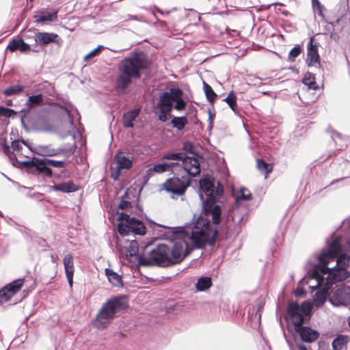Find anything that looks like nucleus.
<instances>
[{
    "label": "nucleus",
    "mask_w": 350,
    "mask_h": 350,
    "mask_svg": "<svg viewBox=\"0 0 350 350\" xmlns=\"http://www.w3.org/2000/svg\"><path fill=\"white\" fill-rule=\"evenodd\" d=\"M350 243L347 252L342 251L340 239L334 238L328 245V248L323 250L317 256L318 264L314 265L309 273L307 281L312 291L317 290L327 282H342L350 276Z\"/></svg>",
    "instance_id": "1"
},
{
    "label": "nucleus",
    "mask_w": 350,
    "mask_h": 350,
    "mask_svg": "<svg viewBox=\"0 0 350 350\" xmlns=\"http://www.w3.org/2000/svg\"><path fill=\"white\" fill-rule=\"evenodd\" d=\"M170 254L174 265L180 262L190 253V240L196 247H202L207 243L213 245L217 237V231L213 228L210 221L200 216L193 224L183 227L174 228Z\"/></svg>",
    "instance_id": "2"
},
{
    "label": "nucleus",
    "mask_w": 350,
    "mask_h": 350,
    "mask_svg": "<svg viewBox=\"0 0 350 350\" xmlns=\"http://www.w3.org/2000/svg\"><path fill=\"white\" fill-rule=\"evenodd\" d=\"M54 108V117L53 119H48L45 124V131L56 133L61 137L73 135L75 139V133L77 129L73 124L72 116L76 111L75 109L68 102L55 105Z\"/></svg>",
    "instance_id": "3"
},
{
    "label": "nucleus",
    "mask_w": 350,
    "mask_h": 350,
    "mask_svg": "<svg viewBox=\"0 0 350 350\" xmlns=\"http://www.w3.org/2000/svg\"><path fill=\"white\" fill-rule=\"evenodd\" d=\"M148 61L144 53L139 52L124 58L119 64L117 89L124 92L133 78L140 77V70L147 68Z\"/></svg>",
    "instance_id": "4"
},
{
    "label": "nucleus",
    "mask_w": 350,
    "mask_h": 350,
    "mask_svg": "<svg viewBox=\"0 0 350 350\" xmlns=\"http://www.w3.org/2000/svg\"><path fill=\"white\" fill-rule=\"evenodd\" d=\"M127 306L126 297H111L102 305L93 321V325L100 330L107 328L114 319L116 314L126 308Z\"/></svg>",
    "instance_id": "5"
},
{
    "label": "nucleus",
    "mask_w": 350,
    "mask_h": 350,
    "mask_svg": "<svg viewBox=\"0 0 350 350\" xmlns=\"http://www.w3.org/2000/svg\"><path fill=\"white\" fill-rule=\"evenodd\" d=\"M183 92L179 88H171L169 92L162 93L157 107L159 120L163 122L167 121L171 116L170 112L173 103L176 110H183L186 106L185 101L182 99Z\"/></svg>",
    "instance_id": "6"
},
{
    "label": "nucleus",
    "mask_w": 350,
    "mask_h": 350,
    "mask_svg": "<svg viewBox=\"0 0 350 350\" xmlns=\"http://www.w3.org/2000/svg\"><path fill=\"white\" fill-rule=\"evenodd\" d=\"M213 191L214 185L208 178H204L200 180L199 196L204 214L206 216H211L213 222L217 224L220 222L221 206L216 204Z\"/></svg>",
    "instance_id": "7"
},
{
    "label": "nucleus",
    "mask_w": 350,
    "mask_h": 350,
    "mask_svg": "<svg viewBox=\"0 0 350 350\" xmlns=\"http://www.w3.org/2000/svg\"><path fill=\"white\" fill-rule=\"evenodd\" d=\"M139 265L143 266L157 265L168 267L173 265L170 247L165 244H159L156 248L151 250L148 256H140Z\"/></svg>",
    "instance_id": "8"
},
{
    "label": "nucleus",
    "mask_w": 350,
    "mask_h": 350,
    "mask_svg": "<svg viewBox=\"0 0 350 350\" xmlns=\"http://www.w3.org/2000/svg\"><path fill=\"white\" fill-rule=\"evenodd\" d=\"M118 230L123 237L130 233L144 235L146 234V228L142 221L122 213L118 216Z\"/></svg>",
    "instance_id": "9"
},
{
    "label": "nucleus",
    "mask_w": 350,
    "mask_h": 350,
    "mask_svg": "<svg viewBox=\"0 0 350 350\" xmlns=\"http://www.w3.org/2000/svg\"><path fill=\"white\" fill-rule=\"evenodd\" d=\"M312 308L313 304L309 301L303 302L301 306L295 302L289 303L288 312L295 327L302 325L309 318Z\"/></svg>",
    "instance_id": "10"
},
{
    "label": "nucleus",
    "mask_w": 350,
    "mask_h": 350,
    "mask_svg": "<svg viewBox=\"0 0 350 350\" xmlns=\"http://www.w3.org/2000/svg\"><path fill=\"white\" fill-rule=\"evenodd\" d=\"M31 109L25 105L21 111H18L23 128L27 131H44V124H41L40 119L36 113L31 114Z\"/></svg>",
    "instance_id": "11"
},
{
    "label": "nucleus",
    "mask_w": 350,
    "mask_h": 350,
    "mask_svg": "<svg viewBox=\"0 0 350 350\" xmlns=\"http://www.w3.org/2000/svg\"><path fill=\"white\" fill-rule=\"evenodd\" d=\"M117 249L120 257L132 261L137 259L141 255H138V243L135 240L118 239Z\"/></svg>",
    "instance_id": "12"
},
{
    "label": "nucleus",
    "mask_w": 350,
    "mask_h": 350,
    "mask_svg": "<svg viewBox=\"0 0 350 350\" xmlns=\"http://www.w3.org/2000/svg\"><path fill=\"white\" fill-rule=\"evenodd\" d=\"M189 185L190 178L188 176L178 174L177 177L167 179L163 184V187L167 191L180 196L185 193Z\"/></svg>",
    "instance_id": "13"
},
{
    "label": "nucleus",
    "mask_w": 350,
    "mask_h": 350,
    "mask_svg": "<svg viewBox=\"0 0 350 350\" xmlns=\"http://www.w3.org/2000/svg\"><path fill=\"white\" fill-rule=\"evenodd\" d=\"M28 98L25 103V105L31 109V114L36 113L37 117L40 119L41 124H44V96L42 93L36 94H29L27 93Z\"/></svg>",
    "instance_id": "14"
},
{
    "label": "nucleus",
    "mask_w": 350,
    "mask_h": 350,
    "mask_svg": "<svg viewBox=\"0 0 350 350\" xmlns=\"http://www.w3.org/2000/svg\"><path fill=\"white\" fill-rule=\"evenodd\" d=\"M16 162L35 172L42 178H44V157L37 158L34 156H25V159L22 160L14 155Z\"/></svg>",
    "instance_id": "15"
},
{
    "label": "nucleus",
    "mask_w": 350,
    "mask_h": 350,
    "mask_svg": "<svg viewBox=\"0 0 350 350\" xmlns=\"http://www.w3.org/2000/svg\"><path fill=\"white\" fill-rule=\"evenodd\" d=\"M25 279L18 278L7 284L0 289V304L9 301L12 297L21 290Z\"/></svg>",
    "instance_id": "16"
},
{
    "label": "nucleus",
    "mask_w": 350,
    "mask_h": 350,
    "mask_svg": "<svg viewBox=\"0 0 350 350\" xmlns=\"http://www.w3.org/2000/svg\"><path fill=\"white\" fill-rule=\"evenodd\" d=\"M330 301L336 306H350V287L345 285L338 287L330 298Z\"/></svg>",
    "instance_id": "17"
},
{
    "label": "nucleus",
    "mask_w": 350,
    "mask_h": 350,
    "mask_svg": "<svg viewBox=\"0 0 350 350\" xmlns=\"http://www.w3.org/2000/svg\"><path fill=\"white\" fill-rule=\"evenodd\" d=\"M183 169L180 174L183 176H196L200 173V165L196 158L191 157H184L183 161Z\"/></svg>",
    "instance_id": "18"
},
{
    "label": "nucleus",
    "mask_w": 350,
    "mask_h": 350,
    "mask_svg": "<svg viewBox=\"0 0 350 350\" xmlns=\"http://www.w3.org/2000/svg\"><path fill=\"white\" fill-rule=\"evenodd\" d=\"M116 167V172L111 174V177L114 180L118 179L119 174L122 170H129L132 167V160L126 157L122 152L116 153L114 157Z\"/></svg>",
    "instance_id": "19"
},
{
    "label": "nucleus",
    "mask_w": 350,
    "mask_h": 350,
    "mask_svg": "<svg viewBox=\"0 0 350 350\" xmlns=\"http://www.w3.org/2000/svg\"><path fill=\"white\" fill-rule=\"evenodd\" d=\"M20 143H21V139H14L11 142V147H10V146L7 144L5 138H3L1 143L3 152L9 157L10 160L12 161V165L14 166H16V159L13 154L16 155V157L18 158L17 155L20 150L22 149V146Z\"/></svg>",
    "instance_id": "20"
},
{
    "label": "nucleus",
    "mask_w": 350,
    "mask_h": 350,
    "mask_svg": "<svg viewBox=\"0 0 350 350\" xmlns=\"http://www.w3.org/2000/svg\"><path fill=\"white\" fill-rule=\"evenodd\" d=\"M8 50L10 52H14L18 50L21 52H25L28 50H31L35 52H38L40 49L37 46H33V44L25 42L23 38L12 39L8 44L5 53Z\"/></svg>",
    "instance_id": "21"
},
{
    "label": "nucleus",
    "mask_w": 350,
    "mask_h": 350,
    "mask_svg": "<svg viewBox=\"0 0 350 350\" xmlns=\"http://www.w3.org/2000/svg\"><path fill=\"white\" fill-rule=\"evenodd\" d=\"M13 185L18 187V190L23 193L25 196L32 199L33 201L37 202H41L44 200V193L38 191V189L40 188V186L27 187L22 186L19 183L13 181Z\"/></svg>",
    "instance_id": "22"
},
{
    "label": "nucleus",
    "mask_w": 350,
    "mask_h": 350,
    "mask_svg": "<svg viewBox=\"0 0 350 350\" xmlns=\"http://www.w3.org/2000/svg\"><path fill=\"white\" fill-rule=\"evenodd\" d=\"M174 168H180V164L176 162L159 163L154 165L153 167L148 169L146 170V176L150 178L152 176L154 173L162 174L165 172H174Z\"/></svg>",
    "instance_id": "23"
},
{
    "label": "nucleus",
    "mask_w": 350,
    "mask_h": 350,
    "mask_svg": "<svg viewBox=\"0 0 350 350\" xmlns=\"http://www.w3.org/2000/svg\"><path fill=\"white\" fill-rule=\"evenodd\" d=\"M314 38H311L308 44V53L306 63L308 66H316L319 64V55L318 53V46L313 44Z\"/></svg>",
    "instance_id": "24"
},
{
    "label": "nucleus",
    "mask_w": 350,
    "mask_h": 350,
    "mask_svg": "<svg viewBox=\"0 0 350 350\" xmlns=\"http://www.w3.org/2000/svg\"><path fill=\"white\" fill-rule=\"evenodd\" d=\"M295 329L299 334L302 340L306 342H312L319 336V333L309 327L299 325V327H295Z\"/></svg>",
    "instance_id": "25"
},
{
    "label": "nucleus",
    "mask_w": 350,
    "mask_h": 350,
    "mask_svg": "<svg viewBox=\"0 0 350 350\" xmlns=\"http://www.w3.org/2000/svg\"><path fill=\"white\" fill-rule=\"evenodd\" d=\"M337 282H327L323 286L318 288L317 292L314 296V302L316 306H320L324 304L326 300L328 291L332 287V284Z\"/></svg>",
    "instance_id": "26"
},
{
    "label": "nucleus",
    "mask_w": 350,
    "mask_h": 350,
    "mask_svg": "<svg viewBox=\"0 0 350 350\" xmlns=\"http://www.w3.org/2000/svg\"><path fill=\"white\" fill-rule=\"evenodd\" d=\"M63 263L65 269L66 275L69 286L71 288L73 284V275L75 271L73 258L71 256V254H68L65 255V256L64 257Z\"/></svg>",
    "instance_id": "27"
},
{
    "label": "nucleus",
    "mask_w": 350,
    "mask_h": 350,
    "mask_svg": "<svg viewBox=\"0 0 350 350\" xmlns=\"http://www.w3.org/2000/svg\"><path fill=\"white\" fill-rule=\"evenodd\" d=\"M23 36L26 39L32 38L34 41L33 44H36L38 42L40 44V50L44 49V32H40L36 29H29Z\"/></svg>",
    "instance_id": "28"
},
{
    "label": "nucleus",
    "mask_w": 350,
    "mask_h": 350,
    "mask_svg": "<svg viewBox=\"0 0 350 350\" xmlns=\"http://www.w3.org/2000/svg\"><path fill=\"white\" fill-rule=\"evenodd\" d=\"M139 113V109H135L124 113L122 116L123 126L126 128H133V122L137 118Z\"/></svg>",
    "instance_id": "29"
},
{
    "label": "nucleus",
    "mask_w": 350,
    "mask_h": 350,
    "mask_svg": "<svg viewBox=\"0 0 350 350\" xmlns=\"http://www.w3.org/2000/svg\"><path fill=\"white\" fill-rule=\"evenodd\" d=\"M105 272L111 285L116 287H122L123 286L122 276L115 272L113 269L107 268L105 269Z\"/></svg>",
    "instance_id": "30"
},
{
    "label": "nucleus",
    "mask_w": 350,
    "mask_h": 350,
    "mask_svg": "<svg viewBox=\"0 0 350 350\" xmlns=\"http://www.w3.org/2000/svg\"><path fill=\"white\" fill-rule=\"evenodd\" d=\"M52 188L55 191H60L65 193L73 192L78 189L77 185L71 181L65 182L57 185H54L52 187Z\"/></svg>",
    "instance_id": "31"
},
{
    "label": "nucleus",
    "mask_w": 350,
    "mask_h": 350,
    "mask_svg": "<svg viewBox=\"0 0 350 350\" xmlns=\"http://www.w3.org/2000/svg\"><path fill=\"white\" fill-rule=\"evenodd\" d=\"M24 90V85L21 84H13L3 90L1 92L5 96H11L19 94L20 93L23 92Z\"/></svg>",
    "instance_id": "32"
},
{
    "label": "nucleus",
    "mask_w": 350,
    "mask_h": 350,
    "mask_svg": "<svg viewBox=\"0 0 350 350\" xmlns=\"http://www.w3.org/2000/svg\"><path fill=\"white\" fill-rule=\"evenodd\" d=\"M212 285V280L210 277H201L200 278L196 285V291H205L208 289Z\"/></svg>",
    "instance_id": "33"
},
{
    "label": "nucleus",
    "mask_w": 350,
    "mask_h": 350,
    "mask_svg": "<svg viewBox=\"0 0 350 350\" xmlns=\"http://www.w3.org/2000/svg\"><path fill=\"white\" fill-rule=\"evenodd\" d=\"M252 198V193L245 188H241L240 191L235 194L237 204H240L242 200H249Z\"/></svg>",
    "instance_id": "34"
},
{
    "label": "nucleus",
    "mask_w": 350,
    "mask_h": 350,
    "mask_svg": "<svg viewBox=\"0 0 350 350\" xmlns=\"http://www.w3.org/2000/svg\"><path fill=\"white\" fill-rule=\"evenodd\" d=\"M61 105L60 103H54L52 104L49 99L46 100H45V113L46 115H44L45 117V124L47 122L48 119H53L54 117V107L55 105Z\"/></svg>",
    "instance_id": "35"
},
{
    "label": "nucleus",
    "mask_w": 350,
    "mask_h": 350,
    "mask_svg": "<svg viewBox=\"0 0 350 350\" xmlns=\"http://www.w3.org/2000/svg\"><path fill=\"white\" fill-rule=\"evenodd\" d=\"M303 83L310 90H317L318 88V86L315 82L314 75L312 73H306L303 79Z\"/></svg>",
    "instance_id": "36"
},
{
    "label": "nucleus",
    "mask_w": 350,
    "mask_h": 350,
    "mask_svg": "<svg viewBox=\"0 0 350 350\" xmlns=\"http://www.w3.org/2000/svg\"><path fill=\"white\" fill-rule=\"evenodd\" d=\"M187 123L188 121L185 116L174 117L171 121L172 126L178 130L183 129Z\"/></svg>",
    "instance_id": "37"
},
{
    "label": "nucleus",
    "mask_w": 350,
    "mask_h": 350,
    "mask_svg": "<svg viewBox=\"0 0 350 350\" xmlns=\"http://www.w3.org/2000/svg\"><path fill=\"white\" fill-rule=\"evenodd\" d=\"M257 167L258 169L265 174V178H267V175L271 172L272 166L271 164L265 163L264 161L261 159L257 160Z\"/></svg>",
    "instance_id": "38"
},
{
    "label": "nucleus",
    "mask_w": 350,
    "mask_h": 350,
    "mask_svg": "<svg viewBox=\"0 0 350 350\" xmlns=\"http://www.w3.org/2000/svg\"><path fill=\"white\" fill-rule=\"evenodd\" d=\"M17 113H18V111H16L13 109H11V108L3 106V105H0V118L4 117L6 118H14V117L12 116V115L17 114Z\"/></svg>",
    "instance_id": "39"
},
{
    "label": "nucleus",
    "mask_w": 350,
    "mask_h": 350,
    "mask_svg": "<svg viewBox=\"0 0 350 350\" xmlns=\"http://www.w3.org/2000/svg\"><path fill=\"white\" fill-rule=\"evenodd\" d=\"M49 42H54L60 45L62 43V40L56 33H45V44Z\"/></svg>",
    "instance_id": "40"
},
{
    "label": "nucleus",
    "mask_w": 350,
    "mask_h": 350,
    "mask_svg": "<svg viewBox=\"0 0 350 350\" xmlns=\"http://www.w3.org/2000/svg\"><path fill=\"white\" fill-rule=\"evenodd\" d=\"M184 158V154L182 152H167L163 155L162 159L163 160H182Z\"/></svg>",
    "instance_id": "41"
},
{
    "label": "nucleus",
    "mask_w": 350,
    "mask_h": 350,
    "mask_svg": "<svg viewBox=\"0 0 350 350\" xmlns=\"http://www.w3.org/2000/svg\"><path fill=\"white\" fill-rule=\"evenodd\" d=\"M204 90L207 99L210 102L213 103L217 97V95L213 90L212 88L207 83H204Z\"/></svg>",
    "instance_id": "42"
},
{
    "label": "nucleus",
    "mask_w": 350,
    "mask_h": 350,
    "mask_svg": "<svg viewBox=\"0 0 350 350\" xmlns=\"http://www.w3.org/2000/svg\"><path fill=\"white\" fill-rule=\"evenodd\" d=\"M224 101L228 103L229 107L235 111L237 107L236 96L233 92H230L228 96L224 99Z\"/></svg>",
    "instance_id": "43"
},
{
    "label": "nucleus",
    "mask_w": 350,
    "mask_h": 350,
    "mask_svg": "<svg viewBox=\"0 0 350 350\" xmlns=\"http://www.w3.org/2000/svg\"><path fill=\"white\" fill-rule=\"evenodd\" d=\"M301 52V49L299 46L297 45L293 48L288 54V59L290 60H294L295 57L299 55Z\"/></svg>",
    "instance_id": "44"
},
{
    "label": "nucleus",
    "mask_w": 350,
    "mask_h": 350,
    "mask_svg": "<svg viewBox=\"0 0 350 350\" xmlns=\"http://www.w3.org/2000/svg\"><path fill=\"white\" fill-rule=\"evenodd\" d=\"M103 49V46H101V45L98 46L96 48H95L94 49L92 50L87 55H85L84 56V59L85 61H88V60L90 59L91 58H92L93 57L96 55L99 52H100V51Z\"/></svg>",
    "instance_id": "45"
},
{
    "label": "nucleus",
    "mask_w": 350,
    "mask_h": 350,
    "mask_svg": "<svg viewBox=\"0 0 350 350\" xmlns=\"http://www.w3.org/2000/svg\"><path fill=\"white\" fill-rule=\"evenodd\" d=\"M345 342V341L343 338L338 337L337 338L334 339L332 342L333 349L334 350H340Z\"/></svg>",
    "instance_id": "46"
},
{
    "label": "nucleus",
    "mask_w": 350,
    "mask_h": 350,
    "mask_svg": "<svg viewBox=\"0 0 350 350\" xmlns=\"http://www.w3.org/2000/svg\"><path fill=\"white\" fill-rule=\"evenodd\" d=\"M45 165H50L55 167H62L63 165V162L61 161H55L45 158Z\"/></svg>",
    "instance_id": "47"
},
{
    "label": "nucleus",
    "mask_w": 350,
    "mask_h": 350,
    "mask_svg": "<svg viewBox=\"0 0 350 350\" xmlns=\"http://www.w3.org/2000/svg\"><path fill=\"white\" fill-rule=\"evenodd\" d=\"M57 11H51V12H45V22L46 21H49V22H52V21H55L57 20Z\"/></svg>",
    "instance_id": "48"
},
{
    "label": "nucleus",
    "mask_w": 350,
    "mask_h": 350,
    "mask_svg": "<svg viewBox=\"0 0 350 350\" xmlns=\"http://www.w3.org/2000/svg\"><path fill=\"white\" fill-rule=\"evenodd\" d=\"M35 22L44 23V9H40L37 12V14L34 15Z\"/></svg>",
    "instance_id": "49"
},
{
    "label": "nucleus",
    "mask_w": 350,
    "mask_h": 350,
    "mask_svg": "<svg viewBox=\"0 0 350 350\" xmlns=\"http://www.w3.org/2000/svg\"><path fill=\"white\" fill-rule=\"evenodd\" d=\"M312 6L314 10L318 11L320 15H322L323 6L318 0H312Z\"/></svg>",
    "instance_id": "50"
},
{
    "label": "nucleus",
    "mask_w": 350,
    "mask_h": 350,
    "mask_svg": "<svg viewBox=\"0 0 350 350\" xmlns=\"http://www.w3.org/2000/svg\"><path fill=\"white\" fill-rule=\"evenodd\" d=\"M31 152L38 155L44 157V146L33 147V150Z\"/></svg>",
    "instance_id": "51"
},
{
    "label": "nucleus",
    "mask_w": 350,
    "mask_h": 350,
    "mask_svg": "<svg viewBox=\"0 0 350 350\" xmlns=\"http://www.w3.org/2000/svg\"><path fill=\"white\" fill-rule=\"evenodd\" d=\"M21 144H23L24 146H25L26 147H27L29 148V150L32 151L33 150V146L27 141V140H25L23 138L21 139Z\"/></svg>",
    "instance_id": "52"
},
{
    "label": "nucleus",
    "mask_w": 350,
    "mask_h": 350,
    "mask_svg": "<svg viewBox=\"0 0 350 350\" xmlns=\"http://www.w3.org/2000/svg\"><path fill=\"white\" fill-rule=\"evenodd\" d=\"M49 90H48V94L50 95V96H54L55 95V89H54V86L52 85L51 84H49Z\"/></svg>",
    "instance_id": "53"
},
{
    "label": "nucleus",
    "mask_w": 350,
    "mask_h": 350,
    "mask_svg": "<svg viewBox=\"0 0 350 350\" xmlns=\"http://www.w3.org/2000/svg\"><path fill=\"white\" fill-rule=\"evenodd\" d=\"M128 206H129V203H128L127 202H122L120 205H119V208H121V209H124L126 208Z\"/></svg>",
    "instance_id": "54"
},
{
    "label": "nucleus",
    "mask_w": 350,
    "mask_h": 350,
    "mask_svg": "<svg viewBox=\"0 0 350 350\" xmlns=\"http://www.w3.org/2000/svg\"><path fill=\"white\" fill-rule=\"evenodd\" d=\"M45 156H51L57 154V152L55 150H53L52 152L49 151L45 147V152H44Z\"/></svg>",
    "instance_id": "55"
},
{
    "label": "nucleus",
    "mask_w": 350,
    "mask_h": 350,
    "mask_svg": "<svg viewBox=\"0 0 350 350\" xmlns=\"http://www.w3.org/2000/svg\"><path fill=\"white\" fill-rule=\"evenodd\" d=\"M51 174H52L51 170L47 165H45V176H51Z\"/></svg>",
    "instance_id": "56"
},
{
    "label": "nucleus",
    "mask_w": 350,
    "mask_h": 350,
    "mask_svg": "<svg viewBox=\"0 0 350 350\" xmlns=\"http://www.w3.org/2000/svg\"><path fill=\"white\" fill-rule=\"evenodd\" d=\"M5 103L7 106H13V103L11 99H6Z\"/></svg>",
    "instance_id": "57"
},
{
    "label": "nucleus",
    "mask_w": 350,
    "mask_h": 350,
    "mask_svg": "<svg viewBox=\"0 0 350 350\" xmlns=\"http://www.w3.org/2000/svg\"><path fill=\"white\" fill-rule=\"evenodd\" d=\"M297 348L299 350H308V348L304 345H297Z\"/></svg>",
    "instance_id": "58"
},
{
    "label": "nucleus",
    "mask_w": 350,
    "mask_h": 350,
    "mask_svg": "<svg viewBox=\"0 0 350 350\" xmlns=\"http://www.w3.org/2000/svg\"><path fill=\"white\" fill-rule=\"evenodd\" d=\"M303 294H304V293H303L302 290L297 289L296 293H295V295L297 296H301V295H303Z\"/></svg>",
    "instance_id": "59"
},
{
    "label": "nucleus",
    "mask_w": 350,
    "mask_h": 350,
    "mask_svg": "<svg viewBox=\"0 0 350 350\" xmlns=\"http://www.w3.org/2000/svg\"><path fill=\"white\" fill-rule=\"evenodd\" d=\"M256 82H255V85H259L261 83L260 82V79L259 78H256Z\"/></svg>",
    "instance_id": "60"
},
{
    "label": "nucleus",
    "mask_w": 350,
    "mask_h": 350,
    "mask_svg": "<svg viewBox=\"0 0 350 350\" xmlns=\"http://www.w3.org/2000/svg\"><path fill=\"white\" fill-rule=\"evenodd\" d=\"M2 175L5 176V177H6V178H8V180H9L10 181H11V182L13 183V181H14V180H12V179H10V178H8L7 176H5V175L4 174V173H2Z\"/></svg>",
    "instance_id": "61"
},
{
    "label": "nucleus",
    "mask_w": 350,
    "mask_h": 350,
    "mask_svg": "<svg viewBox=\"0 0 350 350\" xmlns=\"http://www.w3.org/2000/svg\"><path fill=\"white\" fill-rule=\"evenodd\" d=\"M51 259H52L53 262H54L56 261V259L53 255H51Z\"/></svg>",
    "instance_id": "62"
},
{
    "label": "nucleus",
    "mask_w": 350,
    "mask_h": 350,
    "mask_svg": "<svg viewBox=\"0 0 350 350\" xmlns=\"http://www.w3.org/2000/svg\"><path fill=\"white\" fill-rule=\"evenodd\" d=\"M68 151H69L70 152H71V153H72V152H73V151H74V148H73V147H71V148L68 150Z\"/></svg>",
    "instance_id": "63"
},
{
    "label": "nucleus",
    "mask_w": 350,
    "mask_h": 350,
    "mask_svg": "<svg viewBox=\"0 0 350 350\" xmlns=\"http://www.w3.org/2000/svg\"><path fill=\"white\" fill-rule=\"evenodd\" d=\"M349 325L350 326V317L349 318Z\"/></svg>",
    "instance_id": "64"
}]
</instances>
